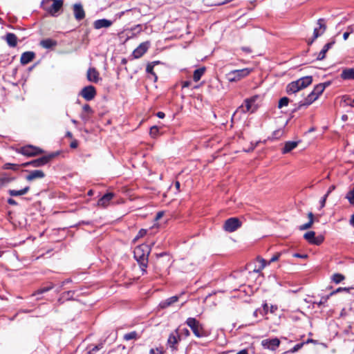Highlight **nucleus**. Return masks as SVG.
Returning a JSON list of instances; mask_svg holds the SVG:
<instances>
[{"label": "nucleus", "mask_w": 354, "mask_h": 354, "mask_svg": "<svg viewBox=\"0 0 354 354\" xmlns=\"http://www.w3.org/2000/svg\"><path fill=\"white\" fill-rule=\"evenodd\" d=\"M236 354H248V351L245 349L241 350L238 352Z\"/></svg>", "instance_id": "obj_64"}, {"label": "nucleus", "mask_w": 354, "mask_h": 354, "mask_svg": "<svg viewBox=\"0 0 354 354\" xmlns=\"http://www.w3.org/2000/svg\"><path fill=\"white\" fill-rule=\"evenodd\" d=\"M156 115H157L158 118H161V119L164 118L165 116V113L163 112H161V111L158 112L156 113Z\"/></svg>", "instance_id": "obj_56"}, {"label": "nucleus", "mask_w": 354, "mask_h": 354, "mask_svg": "<svg viewBox=\"0 0 354 354\" xmlns=\"http://www.w3.org/2000/svg\"><path fill=\"white\" fill-rule=\"evenodd\" d=\"M149 42H144L139 45L133 52V56L138 59L141 57L149 48Z\"/></svg>", "instance_id": "obj_12"}, {"label": "nucleus", "mask_w": 354, "mask_h": 354, "mask_svg": "<svg viewBox=\"0 0 354 354\" xmlns=\"http://www.w3.org/2000/svg\"><path fill=\"white\" fill-rule=\"evenodd\" d=\"M62 5L63 2L62 0H55L48 11L52 16H55L57 12L62 7Z\"/></svg>", "instance_id": "obj_17"}, {"label": "nucleus", "mask_w": 354, "mask_h": 354, "mask_svg": "<svg viewBox=\"0 0 354 354\" xmlns=\"http://www.w3.org/2000/svg\"><path fill=\"white\" fill-rule=\"evenodd\" d=\"M343 80H354V68L344 69L341 74Z\"/></svg>", "instance_id": "obj_24"}, {"label": "nucleus", "mask_w": 354, "mask_h": 354, "mask_svg": "<svg viewBox=\"0 0 354 354\" xmlns=\"http://www.w3.org/2000/svg\"><path fill=\"white\" fill-rule=\"evenodd\" d=\"M53 288V285L50 284L46 287H44V288H39L38 289L35 293H33L32 295H40V294H43L44 292H46L49 290H50L51 289Z\"/></svg>", "instance_id": "obj_36"}, {"label": "nucleus", "mask_w": 354, "mask_h": 354, "mask_svg": "<svg viewBox=\"0 0 354 354\" xmlns=\"http://www.w3.org/2000/svg\"><path fill=\"white\" fill-rule=\"evenodd\" d=\"M298 142L288 141L285 143L284 147L282 149L283 153H287L297 147Z\"/></svg>", "instance_id": "obj_25"}, {"label": "nucleus", "mask_w": 354, "mask_h": 354, "mask_svg": "<svg viewBox=\"0 0 354 354\" xmlns=\"http://www.w3.org/2000/svg\"><path fill=\"white\" fill-rule=\"evenodd\" d=\"M87 80L93 83H97L101 80L100 73L95 68H89L86 73Z\"/></svg>", "instance_id": "obj_11"}, {"label": "nucleus", "mask_w": 354, "mask_h": 354, "mask_svg": "<svg viewBox=\"0 0 354 354\" xmlns=\"http://www.w3.org/2000/svg\"><path fill=\"white\" fill-rule=\"evenodd\" d=\"M114 194L111 192L107 193L102 196L97 202V205L102 207H106L109 204L111 201L113 199Z\"/></svg>", "instance_id": "obj_15"}, {"label": "nucleus", "mask_w": 354, "mask_h": 354, "mask_svg": "<svg viewBox=\"0 0 354 354\" xmlns=\"http://www.w3.org/2000/svg\"><path fill=\"white\" fill-rule=\"evenodd\" d=\"M268 305L266 303H265L263 305V309L262 310L259 309V314L263 316L268 313Z\"/></svg>", "instance_id": "obj_43"}, {"label": "nucleus", "mask_w": 354, "mask_h": 354, "mask_svg": "<svg viewBox=\"0 0 354 354\" xmlns=\"http://www.w3.org/2000/svg\"><path fill=\"white\" fill-rule=\"evenodd\" d=\"M73 12L75 18L77 21H80L85 17V12L84 8L80 3H75L73 6Z\"/></svg>", "instance_id": "obj_14"}, {"label": "nucleus", "mask_w": 354, "mask_h": 354, "mask_svg": "<svg viewBox=\"0 0 354 354\" xmlns=\"http://www.w3.org/2000/svg\"><path fill=\"white\" fill-rule=\"evenodd\" d=\"M317 25L319 26L318 28H315L314 29L313 35H314V39L324 34L326 29V26L325 24V20L324 19H319L317 21Z\"/></svg>", "instance_id": "obj_13"}, {"label": "nucleus", "mask_w": 354, "mask_h": 354, "mask_svg": "<svg viewBox=\"0 0 354 354\" xmlns=\"http://www.w3.org/2000/svg\"><path fill=\"white\" fill-rule=\"evenodd\" d=\"M82 111L83 113H88L91 114L93 113V111L88 104H84L82 107Z\"/></svg>", "instance_id": "obj_46"}, {"label": "nucleus", "mask_w": 354, "mask_h": 354, "mask_svg": "<svg viewBox=\"0 0 354 354\" xmlns=\"http://www.w3.org/2000/svg\"><path fill=\"white\" fill-rule=\"evenodd\" d=\"M80 95L84 97L86 100L90 101L93 100L96 95V91L94 86H87L82 88L81 91Z\"/></svg>", "instance_id": "obj_9"}, {"label": "nucleus", "mask_w": 354, "mask_h": 354, "mask_svg": "<svg viewBox=\"0 0 354 354\" xmlns=\"http://www.w3.org/2000/svg\"><path fill=\"white\" fill-rule=\"evenodd\" d=\"M178 299H179L178 296L171 297L164 301H162L159 304L158 306L160 308H162V309L166 308L171 306L173 304L176 303V301H178Z\"/></svg>", "instance_id": "obj_18"}, {"label": "nucleus", "mask_w": 354, "mask_h": 354, "mask_svg": "<svg viewBox=\"0 0 354 354\" xmlns=\"http://www.w3.org/2000/svg\"><path fill=\"white\" fill-rule=\"evenodd\" d=\"M349 102H347V104L351 105V106H354V100H351V99H348Z\"/></svg>", "instance_id": "obj_63"}, {"label": "nucleus", "mask_w": 354, "mask_h": 354, "mask_svg": "<svg viewBox=\"0 0 354 354\" xmlns=\"http://www.w3.org/2000/svg\"><path fill=\"white\" fill-rule=\"evenodd\" d=\"M138 338V333L136 331L127 333L124 335V339L127 341L135 339Z\"/></svg>", "instance_id": "obj_37"}, {"label": "nucleus", "mask_w": 354, "mask_h": 354, "mask_svg": "<svg viewBox=\"0 0 354 354\" xmlns=\"http://www.w3.org/2000/svg\"><path fill=\"white\" fill-rule=\"evenodd\" d=\"M149 354H162L161 350L158 349V348H151L150 350V352H149Z\"/></svg>", "instance_id": "obj_52"}, {"label": "nucleus", "mask_w": 354, "mask_h": 354, "mask_svg": "<svg viewBox=\"0 0 354 354\" xmlns=\"http://www.w3.org/2000/svg\"><path fill=\"white\" fill-rule=\"evenodd\" d=\"M191 84V82L190 81H185L182 83V86L183 88H187V87H189Z\"/></svg>", "instance_id": "obj_55"}, {"label": "nucleus", "mask_w": 354, "mask_h": 354, "mask_svg": "<svg viewBox=\"0 0 354 354\" xmlns=\"http://www.w3.org/2000/svg\"><path fill=\"white\" fill-rule=\"evenodd\" d=\"M35 57V54L32 52H25L21 56V63L24 65L28 64L30 62L33 58Z\"/></svg>", "instance_id": "obj_21"}, {"label": "nucleus", "mask_w": 354, "mask_h": 354, "mask_svg": "<svg viewBox=\"0 0 354 354\" xmlns=\"http://www.w3.org/2000/svg\"><path fill=\"white\" fill-rule=\"evenodd\" d=\"M54 157V155H49L47 156H43L32 161L25 163L24 166L31 165L35 167H39L48 163L51 158Z\"/></svg>", "instance_id": "obj_8"}, {"label": "nucleus", "mask_w": 354, "mask_h": 354, "mask_svg": "<svg viewBox=\"0 0 354 354\" xmlns=\"http://www.w3.org/2000/svg\"><path fill=\"white\" fill-rule=\"evenodd\" d=\"M351 205H354V189L350 190L346 195L345 197Z\"/></svg>", "instance_id": "obj_38"}, {"label": "nucleus", "mask_w": 354, "mask_h": 354, "mask_svg": "<svg viewBox=\"0 0 354 354\" xmlns=\"http://www.w3.org/2000/svg\"><path fill=\"white\" fill-rule=\"evenodd\" d=\"M261 345L266 349L275 351L280 345V340L278 338L263 339Z\"/></svg>", "instance_id": "obj_7"}, {"label": "nucleus", "mask_w": 354, "mask_h": 354, "mask_svg": "<svg viewBox=\"0 0 354 354\" xmlns=\"http://www.w3.org/2000/svg\"><path fill=\"white\" fill-rule=\"evenodd\" d=\"M205 71V68H200L195 70V71L194 73V75H193L194 80L195 82L199 81L200 79L201 78V77L203 76V75L204 74Z\"/></svg>", "instance_id": "obj_32"}, {"label": "nucleus", "mask_w": 354, "mask_h": 354, "mask_svg": "<svg viewBox=\"0 0 354 354\" xmlns=\"http://www.w3.org/2000/svg\"><path fill=\"white\" fill-rule=\"evenodd\" d=\"M241 222L237 218H230L225 221L223 228L226 232H232L241 226Z\"/></svg>", "instance_id": "obj_5"}, {"label": "nucleus", "mask_w": 354, "mask_h": 354, "mask_svg": "<svg viewBox=\"0 0 354 354\" xmlns=\"http://www.w3.org/2000/svg\"><path fill=\"white\" fill-rule=\"evenodd\" d=\"M258 98V95H254L250 98L245 100L244 104L239 106L237 111H242L243 113L254 112L257 109L256 101Z\"/></svg>", "instance_id": "obj_4"}, {"label": "nucleus", "mask_w": 354, "mask_h": 354, "mask_svg": "<svg viewBox=\"0 0 354 354\" xmlns=\"http://www.w3.org/2000/svg\"><path fill=\"white\" fill-rule=\"evenodd\" d=\"M257 261L259 263V266L258 268H255L254 270L256 272H260L267 265H268V263L266 262V261L261 257H258Z\"/></svg>", "instance_id": "obj_33"}, {"label": "nucleus", "mask_w": 354, "mask_h": 354, "mask_svg": "<svg viewBox=\"0 0 354 354\" xmlns=\"http://www.w3.org/2000/svg\"><path fill=\"white\" fill-rule=\"evenodd\" d=\"M182 333H183L186 337L190 335L189 330L187 328H183L182 330Z\"/></svg>", "instance_id": "obj_58"}, {"label": "nucleus", "mask_w": 354, "mask_h": 354, "mask_svg": "<svg viewBox=\"0 0 354 354\" xmlns=\"http://www.w3.org/2000/svg\"><path fill=\"white\" fill-rule=\"evenodd\" d=\"M40 45L46 49L50 48L57 45V42L51 39H43L40 41Z\"/></svg>", "instance_id": "obj_30"}, {"label": "nucleus", "mask_w": 354, "mask_h": 354, "mask_svg": "<svg viewBox=\"0 0 354 354\" xmlns=\"http://www.w3.org/2000/svg\"><path fill=\"white\" fill-rule=\"evenodd\" d=\"M252 71V69L245 68L240 70H234L226 74L227 80L230 82H235L247 77Z\"/></svg>", "instance_id": "obj_2"}, {"label": "nucleus", "mask_w": 354, "mask_h": 354, "mask_svg": "<svg viewBox=\"0 0 354 354\" xmlns=\"http://www.w3.org/2000/svg\"><path fill=\"white\" fill-rule=\"evenodd\" d=\"M328 196V193H326L324 197L322 198V200L320 201V207L322 208L325 206V204H326V198Z\"/></svg>", "instance_id": "obj_48"}, {"label": "nucleus", "mask_w": 354, "mask_h": 354, "mask_svg": "<svg viewBox=\"0 0 354 354\" xmlns=\"http://www.w3.org/2000/svg\"><path fill=\"white\" fill-rule=\"evenodd\" d=\"M14 180L13 178L10 177L7 175H3L0 177V188L10 183Z\"/></svg>", "instance_id": "obj_34"}, {"label": "nucleus", "mask_w": 354, "mask_h": 354, "mask_svg": "<svg viewBox=\"0 0 354 354\" xmlns=\"http://www.w3.org/2000/svg\"><path fill=\"white\" fill-rule=\"evenodd\" d=\"M349 35H350V33H349V32H345L343 34V39H344V40H346V39L348 38Z\"/></svg>", "instance_id": "obj_61"}, {"label": "nucleus", "mask_w": 354, "mask_h": 354, "mask_svg": "<svg viewBox=\"0 0 354 354\" xmlns=\"http://www.w3.org/2000/svg\"><path fill=\"white\" fill-rule=\"evenodd\" d=\"M186 324L192 329L193 333L197 337H202L205 336V332L203 328L202 325L195 318L189 317L186 320Z\"/></svg>", "instance_id": "obj_3"}, {"label": "nucleus", "mask_w": 354, "mask_h": 354, "mask_svg": "<svg viewBox=\"0 0 354 354\" xmlns=\"http://www.w3.org/2000/svg\"><path fill=\"white\" fill-rule=\"evenodd\" d=\"M113 24V21L106 19H97L94 21L93 26L95 29L109 28Z\"/></svg>", "instance_id": "obj_16"}, {"label": "nucleus", "mask_w": 354, "mask_h": 354, "mask_svg": "<svg viewBox=\"0 0 354 354\" xmlns=\"http://www.w3.org/2000/svg\"><path fill=\"white\" fill-rule=\"evenodd\" d=\"M308 216L309 218V221L304 225H300L299 227L300 230H305L309 229L313 225L314 221L313 214L312 212H309Z\"/></svg>", "instance_id": "obj_31"}, {"label": "nucleus", "mask_w": 354, "mask_h": 354, "mask_svg": "<svg viewBox=\"0 0 354 354\" xmlns=\"http://www.w3.org/2000/svg\"><path fill=\"white\" fill-rule=\"evenodd\" d=\"M303 346H304V343L297 344L292 348H291L290 350V352L295 353V352L298 351L299 349H301Z\"/></svg>", "instance_id": "obj_44"}, {"label": "nucleus", "mask_w": 354, "mask_h": 354, "mask_svg": "<svg viewBox=\"0 0 354 354\" xmlns=\"http://www.w3.org/2000/svg\"><path fill=\"white\" fill-rule=\"evenodd\" d=\"M45 176L44 173L41 170H34L30 172L26 176V180L32 181L37 178H42Z\"/></svg>", "instance_id": "obj_20"}, {"label": "nucleus", "mask_w": 354, "mask_h": 354, "mask_svg": "<svg viewBox=\"0 0 354 354\" xmlns=\"http://www.w3.org/2000/svg\"><path fill=\"white\" fill-rule=\"evenodd\" d=\"M6 40L10 47H15L17 44V38L13 33H8L6 35Z\"/></svg>", "instance_id": "obj_26"}, {"label": "nucleus", "mask_w": 354, "mask_h": 354, "mask_svg": "<svg viewBox=\"0 0 354 354\" xmlns=\"http://www.w3.org/2000/svg\"><path fill=\"white\" fill-rule=\"evenodd\" d=\"M150 251L151 248L147 244L140 245L134 250V258L139 263L140 268L143 273L146 272L148 263V256Z\"/></svg>", "instance_id": "obj_1"}, {"label": "nucleus", "mask_w": 354, "mask_h": 354, "mask_svg": "<svg viewBox=\"0 0 354 354\" xmlns=\"http://www.w3.org/2000/svg\"><path fill=\"white\" fill-rule=\"evenodd\" d=\"M102 348H103V344L100 343V344L96 345L95 346H94L90 351H92V353H94L95 352L102 349Z\"/></svg>", "instance_id": "obj_47"}, {"label": "nucleus", "mask_w": 354, "mask_h": 354, "mask_svg": "<svg viewBox=\"0 0 354 354\" xmlns=\"http://www.w3.org/2000/svg\"><path fill=\"white\" fill-rule=\"evenodd\" d=\"M8 204L12 205H17L16 201H15L14 199H12V198H9V199L8 200Z\"/></svg>", "instance_id": "obj_59"}, {"label": "nucleus", "mask_w": 354, "mask_h": 354, "mask_svg": "<svg viewBox=\"0 0 354 354\" xmlns=\"http://www.w3.org/2000/svg\"><path fill=\"white\" fill-rule=\"evenodd\" d=\"M332 279L335 283H339L344 279V277L342 274L337 273L333 275Z\"/></svg>", "instance_id": "obj_40"}, {"label": "nucleus", "mask_w": 354, "mask_h": 354, "mask_svg": "<svg viewBox=\"0 0 354 354\" xmlns=\"http://www.w3.org/2000/svg\"><path fill=\"white\" fill-rule=\"evenodd\" d=\"M153 66L152 64H149L147 66L146 71L147 73L154 75V73L153 72Z\"/></svg>", "instance_id": "obj_51"}, {"label": "nucleus", "mask_w": 354, "mask_h": 354, "mask_svg": "<svg viewBox=\"0 0 354 354\" xmlns=\"http://www.w3.org/2000/svg\"><path fill=\"white\" fill-rule=\"evenodd\" d=\"M350 224L354 227V214H353L351 217Z\"/></svg>", "instance_id": "obj_62"}, {"label": "nucleus", "mask_w": 354, "mask_h": 354, "mask_svg": "<svg viewBox=\"0 0 354 354\" xmlns=\"http://www.w3.org/2000/svg\"><path fill=\"white\" fill-rule=\"evenodd\" d=\"M326 88V84H319L317 86H315L313 91H315V93L319 96Z\"/></svg>", "instance_id": "obj_35"}, {"label": "nucleus", "mask_w": 354, "mask_h": 354, "mask_svg": "<svg viewBox=\"0 0 354 354\" xmlns=\"http://www.w3.org/2000/svg\"><path fill=\"white\" fill-rule=\"evenodd\" d=\"M241 49L247 53H250L252 52V50L249 47H242Z\"/></svg>", "instance_id": "obj_57"}, {"label": "nucleus", "mask_w": 354, "mask_h": 354, "mask_svg": "<svg viewBox=\"0 0 354 354\" xmlns=\"http://www.w3.org/2000/svg\"><path fill=\"white\" fill-rule=\"evenodd\" d=\"M178 342V337L177 334L171 333L169 336L167 343L169 346L172 348L173 349L176 348V345Z\"/></svg>", "instance_id": "obj_27"}, {"label": "nucleus", "mask_w": 354, "mask_h": 354, "mask_svg": "<svg viewBox=\"0 0 354 354\" xmlns=\"http://www.w3.org/2000/svg\"><path fill=\"white\" fill-rule=\"evenodd\" d=\"M328 298V297H322L320 299V301H316L315 303L319 306L322 305L323 304H324L327 301Z\"/></svg>", "instance_id": "obj_53"}, {"label": "nucleus", "mask_w": 354, "mask_h": 354, "mask_svg": "<svg viewBox=\"0 0 354 354\" xmlns=\"http://www.w3.org/2000/svg\"><path fill=\"white\" fill-rule=\"evenodd\" d=\"M158 128L156 126H153L150 129V135L151 137L155 138L158 133Z\"/></svg>", "instance_id": "obj_42"}, {"label": "nucleus", "mask_w": 354, "mask_h": 354, "mask_svg": "<svg viewBox=\"0 0 354 354\" xmlns=\"http://www.w3.org/2000/svg\"><path fill=\"white\" fill-rule=\"evenodd\" d=\"M90 115L91 113L82 112L80 115V118L84 122H86L90 118Z\"/></svg>", "instance_id": "obj_45"}, {"label": "nucleus", "mask_w": 354, "mask_h": 354, "mask_svg": "<svg viewBox=\"0 0 354 354\" xmlns=\"http://www.w3.org/2000/svg\"><path fill=\"white\" fill-rule=\"evenodd\" d=\"M147 234V230H145V229H141L137 236L135 237V239H133V241H136L138 239L141 238V237H143L144 236H145Z\"/></svg>", "instance_id": "obj_41"}, {"label": "nucleus", "mask_w": 354, "mask_h": 354, "mask_svg": "<svg viewBox=\"0 0 354 354\" xmlns=\"http://www.w3.org/2000/svg\"><path fill=\"white\" fill-rule=\"evenodd\" d=\"M17 167V165L11 164V163H7L5 165L4 168L6 169H16Z\"/></svg>", "instance_id": "obj_50"}, {"label": "nucleus", "mask_w": 354, "mask_h": 354, "mask_svg": "<svg viewBox=\"0 0 354 354\" xmlns=\"http://www.w3.org/2000/svg\"><path fill=\"white\" fill-rule=\"evenodd\" d=\"M288 103H289V99L286 97H283L279 100L278 107L279 109H281L283 106H288Z\"/></svg>", "instance_id": "obj_39"}, {"label": "nucleus", "mask_w": 354, "mask_h": 354, "mask_svg": "<svg viewBox=\"0 0 354 354\" xmlns=\"http://www.w3.org/2000/svg\"><path fill=\"white\" fill-rule=\"evenodd\" d=\"M281 256V253H277L275 254L270 260V261L268 262V264H270V263L272 262H274L276 261H277L279 257Z\"/></svg>", "instance_id": "obj_49"}, {"label": "nucleus", "mask_w": 354, "mask_h": 354, "mask_svg": "<svg viewBox=\"0 0 354 354\" xmlns=\"http://www.w3.org/2000/svg\"><path fill=\"white\" fill-rule=\"evenodd\" d=\"M163 215H164V212H162V211L158 212L156 214L155 220L158 221V220L160 219L163 216Z\"/></svg>", "instance_id": "obj_54"}, {"label": "nucleus", "mask_w": 354, "mask_h": 354, "mask_svg": "<svg viewBox=\"0 0 354 354\" xmlns=\"http://www.w3.org/2000/svg\"><path fill=\"white\" fill-rule=\"evenodd\" d=\"M300 90L301 88H299V84H297V81L290 82L286 87V91L288 94L295 93Z\"/></svg>", "instance_id": "obj_23"}, {"label": "nucleus", "mask_w": 354, "mask_h": 354, "mask_svg": "<svg viewBox=\"0 0 354 354\" xmlns=\"http://www.w3.org/2000/svg\"><path fill=\"white\" fill-rule=\"evenodd\" d=\"M317 100V97H313L310 94L305 98L304 101H301L299 104V107L308 106L311 104L313 102Z\"/></svg>", "instance_id": "obj_28"}, {"label": "nucleus", "mask_w": 354, "mask_h": 354, "mask_svg": "<svg viewBox=\"0 0 354 354\" xmlns=\"http://www.w3.org/2000/svg\"><path fill=\"white\" fill-rule=\"evenodd\" d=\"M18 151L27 156H33L43 153L41 149L32 145L21 147Z\"/></svg>", "instance_id": "obj_6"}, {"label": "nucleus", "mask_w": 354, "mask_h": 354, "mask_svg": "<svg viewBox=\"0 0 354 354\" xmlns=\"http://www.w3.org/2000/svg\"><path fill=\"white\" fill-rule=\"evenodd\" d=\"M304 237L308 243L317 245H320L324 241L322 236L316 237L313 231L307 232L304 234Z\"/></svg>", "instance_id": "obj_10"}, {"label": "nucleus", "mask_w": 354, "mask_h": 354, "mask_svg": "<svg viewBox=\"0 0 354 354\" xmlns=\"http://www.w3.org/2000/svg\"><path fill=\"white\" fill-rule=\"evenodd\" d=\"M335 44V41L328 42L326 44L324 45L322 50L319 52L317 57V60H322L325 58L326 53L327 51L333 46Z\"/></svg>", "instance_id": "obj_22"}, {"label": "nucleus", "mask_w": 354, "mask_h": 354, "mask_svg": "<svg viewBox=\"0 0 354 354\" xmlns=\"http://www.w3.org/2000/svg\"><path fill=\"white\" fill-rule=\"evenodd\" d=\"M29 187L27 186L20 190L9 189L8 193L12 196H19L26 194L29 191Z\"/></svg>", "instance_id": "obj_29"}, {"label": "nucleus", "mask_w": 354, "mask_h": 354, "mask_svg": "<svg viewBox=\"0 0 354 354\" xmlns=\"http://www.w3.org/2000/svg\"><path fill=\"white\" fill-rule=\"evenodd\" d=\"M293 256L295 257H298V258H306L307 256L306 254H298V253H295L293 254Z\"/></svg>", "instance_id": "obj_60"}, {"label": "nucleus", "mask_w": 354, "mask_h": 354, "mask_svg": "<svg viewBox=\"0 0 354 354\" xmlns=\"http://www.w3.org/2000/svg\"><path fill=\"white\" fill-rule=\"evenodd\" d=\"M297 82V84H299V88L301 89L306 88L308 86H309L313 81L311 76H305L303 77L299 78V80H296Z\"/></svg>", "instance_id": "obj_19"}]
</instances>
